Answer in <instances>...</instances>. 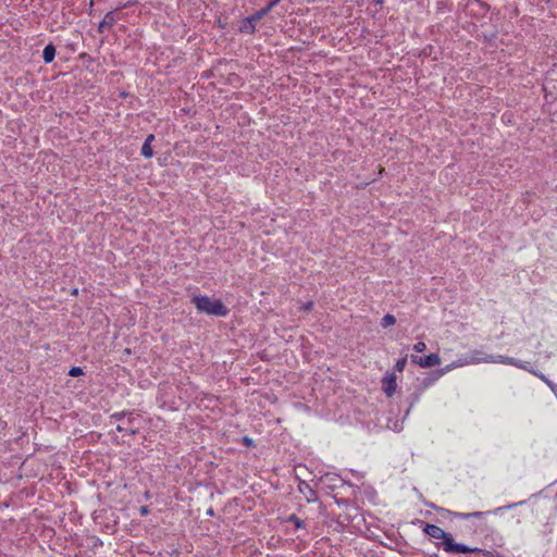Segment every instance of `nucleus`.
Instances as JSON below:
<instances>
[{
  "label": "nucleus",
  "mask_w": 557,
  "mask_h": 557,
  "mask_svg": "<svg viewBox=\"0 0 557 557\" xmlns=\"http://www.w3.org/2000/svg\"><path fill=\"white\" fill-rule=\"evenodd\" d=\"M246 444H249L251 441L249 438H245Z\"/></svg>",
  "instance_id": "28"
},
{
  "label": "nucleus",
  "mask_w": 557,
  "mask_h": 557,
  "mask_svg": "<svg viewBox=\"0 0 557 557\" xmlns=\"http://www.w3.org/2000/svg\"><path fill=\"white\" fill-rule=\"evenodd\" d=\"M396 323V319L393 314H385L381 320L382 327L386 329L388 326H392Z\"/></svg>",
  "instance_id": "11"
},
{
  "label": "nucleus",
  "mask_w": 557,
  "mask_h": 557,
  "mask_svg": "<svg viewBox=\"0 0 557 557\" xmlns=\"http://www.w3.org/2000/svg\"><path fill=\"white\" fill-rule=\"evenodd\" d=\"M116 430H117L119 432H126L127 426H126V425H124V424H123V425H122V424H119V425L116 426Z\"/></svg>",
  "instance_id": "25"
},
{
  "label": "nucleus",
  "mask_w": 557,
  "mask_h": 557,
  "mask_svg": "<svg viewBox=\"0 0 557 557\" xmlns=\"http://www.w3.org/2000/svg\"><path fill=\"white\" fill-rule=\"evenodd\" d=\"M154 140V135L150 134L147 136L145 143H148L149 145H151V143Z\"/></svg>",
  "instance_id": "24"
},
{
  "label": "nucleus",
  "mask_w": 557,
  "mask_h": 557,
  "mask_svg": "<svg viewBox=\"0 0 557 557\" xmlns=\"http://www.w3.org/2000/svg\"><path fill=\"white\" fill-rule=\"evenodd\" d=\"M246 444H249L251 441L249 438H245Z\"/></svg>",
  "instance_id": "27"
},
{
  "label": "nucleus",
  "mask_w": 557,
  "mask_h": 557,
  "mask_svg": "<svg viewBox=\"0 0 557 557\" xmlns=\"http://www.w3.org/2000/svg\"><path fill=\"white\" fill-rule=\"evenodd\" d=\"M407 364V356H405L404 358H400L396 361L395 363V370L398 371V372H403L405 367Z\"/></svg>",
  "instance_id": "15"
},
{
  "label": "nucleus",
  "mask_w": 557,
  "mask_h": 557,
  "mask_svg": "<svg viewBox=\"0 0 557 557\" xmlns=\"http://www.w3.org/2000/svg\"><path fill=\"white\" fill-rule=\"evenodd\" d=\"M530 373L534 374L539 379H541L544 383H546L553 391H555V384L549 381L543 373H539L535 370H529Z\"/></svg>",
  "instance_id": "13"
},
{
  "label": "nucleus",
  "mask_w": 557,
  "mask_h": 557,
  "mask_svg": "<svg viewBox=\"0 0 557 557\" xmlns=\"http://www.w3.org/2000/svg\"><path fill=\"white\" fill-rule=\"evenodd\" d=\"M498 360L499 363L510 364L525 371L533 370L532 368L529 367V362L520 361L511 357L502 356V359Z\"/></svg>",
  "instance_id": "6"
},
{
  "label": "nucleus",
  "mask_w": 557,
  "mask_h": 557,
  "mask_svg": "<svg viewBox=\"0 0 557 557\" xmlns=\"http://www.w3.org/2000/svg\"><path fill=\"white\" fill-rule=\"evenodd\" d=\"M483 515H484V512H482V511H475V512H470V513H456V516H458L462 519H468L471 517H481Z\"/></svg>",
  "instance_id": "17"
},
{
  "label": "nucleus",
  "mask_w": 557,
  "mask_h": 557,
  "mask_svg": "<svg viewBox=\"0 0 557 557\" xmlns=\"http://www.w3.org/2000/svg\"><path fill=\"white\" fill-rule=\"evenodd\" d=\"M191 302L199 312H205L210 315L225 317L228 313L227 308L221 300H212L208 296H195Z\"/></svg>",
  "instance_id": "2"
},
{
  "label": "nucleus",
  "mask_w": 557,
  "mask_h": 557,
  "mask_svg": "<svg viewBox=\"0 0 557 557\" xmlns=\"http://www.w3.org/2000/svg\"><path fill=\"white\" fill-rule=\"evenodd\" d=\"M117 18L113 11L106 13L103 20L100 22L98 30L102 33L106 28L113 26Z\"/></svg>",
  "instance_id": "7"
},
{
  "label": "nucleus",
  "mask_w": 557,
  "mask_h": 557,
  "mask_svg": "<svg viewBox=\"0 0 557 557\" xmlns=\"http://www.w3.org/2000/svg\"><path fill=\"white\" fill-rule=\"evenodd\" d=\"M495 359H502V356L498 355V356H493V355H485L483 354L482 351L480 350H474L470 357V359H465L462 361H459L458 362V366H467V364H470V363H480V362H485V363H496L498 362L499 363V360H495Z\"/></svg>",
  "instance_id": "3"
},
{
  "label": "nucleus",
  "mask_w": 557,
  "mask_h": 557,
  "mask_svg": "<svg viewBox=\"0 0 557 557\" xmlns=\"http://www.w3.org/2000/svg\"><path fill=\"white\" fill-rule=\"evenodd\" d=\"M268 13H269V8H262L259 11L255 12L249 17H250V21H253L255 23H257L262 17H264Z\"/></svg>",
  "instance_id": "12"
},
{
  "label": "nucleus",
  "mask_w": 557,
  "mask_h": 557,
  "mask_svg": "<svg viewBox=\"0 0 557 557\" xmlns=\"http://www.w3.org/2000/svg\"><path fill=\"white\" fill-rule=\"evenodd\" d=\"M82 374H83V370H82V368H79V367H73V368L69 371V375L74 376V377L79 376V375H82Z\"/></svg>",
  "instance_id": "18"
},
{
  "label": "nucleus",
  "mask_w": 557,
  "mask_h": 557,
  "mask_svg": "<svg viewBox=\"0 0 557 557\" xmlns=\"http://www.w3.org/2000/svg\"><path fill=\"white\" fill-rule=\"evenodd\" d=\"M141 154L145 158H151L153 156V150L151 148V145H149L148 143H144V145L141 147Z\"/></svg>",
  "instance_id": "14"
},
{
  "label": "nucleus",
  "mask_w": 557,
  "mask_h": 557,
  "mask_svg": "<svg viewBox=\"0 0 557 557\" xmlns=\"http://www.w3.org/2000/svg\"><path fill=\"white\" fill-rule=\"evenodd\" d=\"M256 28V23L253 21H250V17H247L243 25L240 26L242 33L252 34Z\"/></svg>",
  "instance_id": "10"
},
{
  "label": "nucleus",
  "mask_w": 557,
  "mask_h": 557,
  "mask_svg": "<svg viewBox=\"0 0 557 557\" xmlns=\"http://www.w3.org/2000/svg\"><path fill=\"white\" fill-rule=\"evenodd\" d=\"M298 488H299L300 493L306 494L308 492V494H309L308 495V500L317 498L315 492L310 487V485L307 482L300 481L299 485H298Z\"/></svg>",
  "instance_id": "9"
},
{
  "label": "nucleus",
  "mask_w": 557,
  "mask_h": 557,
  "mask_svg": "<svg viewBox=\"0 0 557 557\" xmlns=\"http://www.w3.org/2000/svg\"><path fill=\"white\" fill-rule=\"evenodd\" d=\"M55 57V48L53 45H48L45 47L44 51H42V59L46 63H50L53 61Z\"/></svg>",
  "instance_id": "8"
},
{
  "label": "nucleus",
  "mask_w": 557,
  "mask_h": 557,
  "mask_svg": "<svg viewBox=\"0 0 557 557\" xmlns=\"http://www.w3.org/2000/svg\"><path fill=\"white\" fill-rule=\"evenodd\" d=\"M126 432H127V433H129V434H135V433H136V431H135V430H133V429H128V428H127Z\"/></svg>",
  "instance_id": "26"
},
{
  "label": "nucleus",
  "mask_w": 557,
  "mask_h": 557,
  "mask_svg": "<svg viewBox=\"0 0 557 557\" xmlns=\"http://www.w3.org/2000/svg\"><path fill=\"white\" fill-rule=\"evenodd\" d=\"M410 358L412 363L419 364L422 368H430L441 363V358L437 354H431L425 357L411 355Z\"/></svg>",
  "instance_id": "4"
},
{
  "label": "nucleus",
  "mask_w": 557,
  "mask_h": 557,
  "mask_svg": "<svg viewBox=\"0 0 557 557\" xmlns=\"http://www.w3.org/2000/svg\"><path fill=\"white\" fill-rule=\"evenodd\" d=\"M287 521L293 522L298 529L304 527V522L296 515H290Z\"/></svg>",
  "instance_id": "16"
},
{
  "label": "nucleus",
  "mask_w": 557,
  "mask_h": 557,
  "mask_svg": "<svg viewBox=\"0 0 557 557\" xmlns=\"http://www.w3.org/2000/svg\"><path fill=\"white\" fill-rule=\"evenodd\" d=\"M423 531L425 534H428L430 537L435 540H443V548L447 553H455V554H469V553H475L479 552V548H471L468 547L465 544H457L454 542V539L450 534L446 533L443 529L435 524H429L426 523L424 525Z\"/></svg>",
  "instance_id": "1"
},
{
  "label": "nucleus",
  "mask_w": 557,
  "mask_h": 557,
  "mask_svg": "<svg viewBox=\"0 0 557 557\" xmlns=\"http://www.w3.org/2000/svg\"><path fill=\"white\" fill-rule=\"evenodd\" d=\"M139 512H140V515H141V516H146V515H148L149 509H148V507H147V506H141V507L139 508Z\"/></svg>",
  "instance_id": "23"
},
{
  "label": "nucleus",
  "mask_w": 557,
  "mask_h": 557,
  "mask_svg": "<svg viewBox=\"0 0 557 557\" xmlns=\"http://www.w3.org/2000/svg\"><path fill=\"white\" fill-rule=\"evenodd\" d=\"M413 349L417 351V352H422L426 349V345L425 343L423 342H418L414 346H413Z\"/></svg>",
  "instance_id": "19"
},
{
  "label": "nucleus",
  "mask_w": 557,
  "mask_h": 557,
  "mask_svg": "<svg viewBox=\"0 0 557 557\" xmlns=\"http://www.w3.org/2000/svg\"><path fill=\"white\" fill-rule=\"evenodd\" d=\"M312 307H313V302H312V301H308V302H306V304H304V305L301 306V309H302L304 311H310V310L312 309Z\"/></svg>",
  "instance_id": "21"
},
{
  "label": "nucleus",
  "mask_w": 557,
  "mask_h": 557,
  "mask_svg": "<svg viewBox=\"0 0 557 557\" xmlns=\"http://www.w3.org/2000/svg\"><path fill=\"white\" fill-rule=\"evenodd\" d=\"M125 417V413L124 412H116L114 414L111 416L112 419L116 420V421H121L123 420Z\"/></svg>",
  "instance_id": "20"
},
{
  "label": "nucleus",
  "mask_w": 557,
  "mask_h": 557,
  "mask_svg": "<svg viewBox=\"0 0 557 557\" xmlns=\"http://www.w3.org/2000/svg\"><path fill=\"white\" fill-rule=\"evenodd\" d=\"M396 375L387 373L382 380V389L387 397H392L396 391Z\"/></svg>",
  "instance_id": "5"
},
{
  "label": "nucleus",
  "mask_w": 557,
  "mask_h": 557,
  "mask_svg": "<svg viewBox=\"0 0 557 557\" xmlns=\"http://www.w3.org/2000/svg\"><path fill=\"white\" fill-rule=\"evenodd\" d=\"M280 2V0H270L265 8H269V12Z\"/></svg>",
  "instance_id": "22"
}]
</instances>
